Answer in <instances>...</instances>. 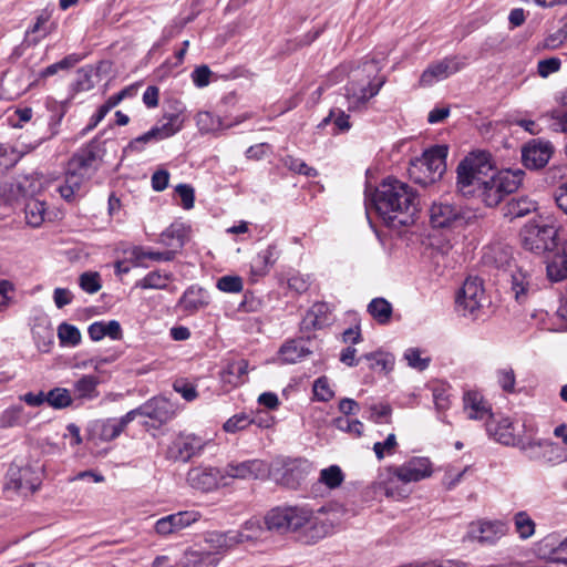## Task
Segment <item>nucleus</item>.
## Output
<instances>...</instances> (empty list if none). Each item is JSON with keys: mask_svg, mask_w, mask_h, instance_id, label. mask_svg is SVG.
Returning a JSON list of instances; mask_svg holds the SVG:
<instances>
[{"mask_svg": "<svg viewBox=\"0 0 567 567\" xmlns=\"http://www.w3.org/2000/svg\"><path fill=\"white\" fill-rule=\"evenodd\" d=\"M372 202L378 215L392 228L413 224L420 205L412 186L390 177L375 188Z\"/></svg>", "mask_w": 567, "mask_h": 567, "instance_id": "1", "label": "nucleus"}, {"mask_svg": "<svg viewBox=\"0 0 567 567\" xmlns=\"http://www.w3.org/2000/svg\"><path fill=\"white\" fill-rule=\"evenodd\" d=\"M268 530L278 534L297 533L301 542L313 544L332 530V523L322 519L308 505L278 506L265 516Z\"/></svg>", "mask_w": 567, "mask_h": 567, "instance_id": "2", "label": "nucleus"}, {"mask_svg": "<svg viewBox=\"0 0 567 567\" xmlns=\"http://www.w3.org/2000/svg\"><path fill=\"white\" fill-rule=\"evenodd\" d=\"M383 60L374 56L351 71L350 81L344 87L349 111L364 107L370 99L379 94L386 82V76L381 74Z\"/></svg>", "mask_w": 567, "mask_h": 567, "instance_id": "3", "label": "nucleus"}, {"mask_svg": "<svg viewBox=\"0 0 567 567\" xmlns=\"http://www.w3.org/2000/svg\"><path fill=\"white\" fill-rule=\"evenodd\" d=\"M519 237L524 249L535 255L553 252L558 248V227L549 216H538L527 221Z\"/></svg>", "mask_w": 567, "mask_h": 567, "instance_id": "4", "label": "nucleus"}, {"mask_svg": "<svg viewBox=\"0 0 567 567\" xmlns=\"http://www.w3.org/2000/svg\"><path fill=\"white\" fill-rule=\"evenodd\" d=\"M524 172L506 169L498 172L480 184L476 194L488 207L497 206L504 198L518 189L523 182Z\"/></svg>", "mask_w": 567, "mask_h": 567, "instance_id": "5", "label": "nucleus"}, {"mask_svg": "<svg viewBox=\"0 0 567 567\" xmlns=\"http://www.w3.org/2000/svg\"><path fill=\"white\" fill-rule=\"evenodd\" d=\"M446 146L436 145L426 150L421 157L411 162L410 175L422 185L435 183L446 169Z\"/></svg>", "mask_w": 567, "mask_h": 567, "instance_id": "6", "label": "nucleus"}, {"mask_svg": "<svg viewBox=\"0 0 567 567\" xmlns=\"http://www.w3.org/2000/svg\"><path fill=\"white\" fill-rule=\"evenodd\" d=\"M456 310L463 316L475 320L480 318L488 300L483 281L477 277L467 278L456 296Z\"/></svg>", "mask_w": 567, "mask_h": 567, "instance_id": "7", "label": "nucleus"}, {"mask_svg": "<svg viewBox=\"0 0 567 567\" xmlns=\"http://www.w3.org/2000/svg\"><path fill=\"white\" fill-rule=\"evenodd\" d=\"M206 445L203 436L189 432H179L169 444L166 457L172 461L188 462L202 453Z\"/></svg>", "mask_w": 567, "mask_h": 567, "instance_id": "8", "label": "nucleus"}, {"mask_svg": "<svg viewBox=\"0 0 567 567\" xmlns=\"http://www.w3.org/2000/svg\"><path fill=\"white\" fill-rule=\"evenodd\" d=\"M508 532V525L499 519H480L468 525L464 540L477 542L481 545H495Z\"/></svg>", "mask_w": 567, "mask_h": 567, "instance_id": "9", "label": "nucleus"}, {"mask_svg": "<svg viewBox=\"0 0 567 567\" xmlns=\"http://www.w3.org/2000/svg\"><path fill=\"white\" fill-rule=\"evenodd\" d=\"M102 159L100 142L92 140L81 147L68 162L69 169L80 173L87 181L97 171Z\"/></svg>", "mask_w": 567, "mask_h": 567, "instance_id": "10", "label": "nucleus"}, {"mask_svg": "<svg viewBox=\"0 0 567 567\" xmlns=\"http://www.w3.org/2000/svg\"><path fill=\"white\" fill-rule=\"evenodd\" d=\"M164 120V123L153 126L146 133L132 140L127 145V150L141 152L144 148V144L171 137L182 130L183 120L178 114L165 115Z\"/></svg>", "mask_w": 567, "mask_h": 567, "instance_id": "11", "label": "nucleus"}, {"mask_svg": "<svg viewBox=\"0 0 567 567\" xmlns=\"http://www.w3.org/2000/svg\"><path fill=\"white\" fill-rule=\"evenodd\" d=\"M41 484L40 476L31 466L10 465L4 487L21 494L34 493Z\"/></svg>", "mask_w": 567, "mask_h": 567, "instance_id": "12", "label": "nucleus"}, {"mask_svg": "<svg viewBox=\"0 0 567 567\" xmlns=\"http://www.w3.org/2000/svg\"><path fill=\"white\" fill-rule=\"evenodd\" d=\"M465 58L457 55L446 56L441 61L430 64L421 74L420 85L431 86L435 82L444 80L465 66Z\"/></svg>", "mask_w": 567, "mask_h": 567, "instance_id": "13", "label": "nucleus"}, {"mask_svg": "<svg viewBox=\"0 0 567 567\" xmlns=\"http://www.w3.org/2000/svg\"><path fill=\"white\" fill-rule=\"evenodd\" d=\"M313 471L312 464L306 458H291L282 464L277 482L290 489L300 487Z\"/></svg>", "mask_w": 567, "mask_h": 567, "instance_id": "14", "label": "nucleus"}, {"mask_svg": "<svg viewBox=\"0 0 567 567\" xmlns=\"http://www.w3.org/2000/svg\"><path fill=\"white\" fill-rule=\"evenodd\" d=\"M432 472V463L427 457H413L402 465L391 468L392 475L404 484L427 478Z\"/></svg>", "mask_w": 567, "mask_h": 567, "instance_id": "15", "label": "nucleus"}, {"mask_svg": "<svg viewBox=\"0 0 567 567\" xmlns=\"http://www.w3.org/2000/svg\"><path fill=\"white\" fill-rule=\"evenodd\" d=\"M269 470L261 460H247L243 462H230L223 471L225 477L238 480H258L267 476Z\"/></svg>", "mask_w": 567, "mask_h": 567, "instance_id": "16", "label": "nucleus"}, {"mask_svg": "<svg viewBox=\"0 0 567 567\" xmlns=\"http://www.w3.org/2000/svg\"><path fill=\"white\" fill-rule=\"evenodd\" d=\"M225 478L223 471L210 466H198L188 471L187 482L193 488L202 492L216 489Z\"/></svg>", "mask_w": 567, "mask_h": 567, "instance_id": "17", "label": "nucleus"}, {"mask_svg": "<svg viewBox=\"0 0 567 567\" xmlns=\"http://www.w3.org/2000/svg\"><path fill=\"white\" fill-rule=\"evenodd\" d=\"M464 219L463 209L446 200L433 203L430 208V220L435 228L454 226Z\"/></svg>", "mask_w": 567, "mask_h": 567, "instance_id": "18", "label": "nucleus"}, {"mask_svg": "<svg viewBox=\"0 0 567 567\" xmlns=\"http://www.w3.org/2000/svg\"><path fill=\"white\" fill-rule=\"evenodd\" d=\"M200 514L195 511L178 512L159 518L155 523V530L161 536L177 533L197 522Z\"/></svg>", "mask_w": 567, "mask_h": 567, "instance_id": "19", "label": "nucleus"}, {"mask_svg": "<svg viewBox=\"0 0 567 567\" xmlns=\"http://www.w3.org/2000/svg\"><path fill=\"white\" fill-rule=\"evenodd\" d=\"M553 155V146L549 142L532 141L523 147L522 161L529 169L543 168Z\"/></svg>", "mask_w": 567, "mask_h": 567, "instance_id": "20", "label": "nucleus"}, {"mask_svg": "<svg viewBox=\"0 0 567 567\" xmlns=\"http://www.w3.org/2000/svg\"><path fill=\"white\" fill-rule=\"evenodd\" d=\"M87 182L80 173L72 169L66 171L62 182L58 185L56 192L68 203L79 200L86 193L85 183Z\"/></svg>", "mask_w": 567, "mask_h": 567, "instance_id": "21", "label": "nucleus"}, {"mask_svg": "<svg viewBox=\"0 0 567 567\" xmlns=\"http://www.w3.org/2000/svg\"><path fill=\"white\" fill-rule=\"evenodd\" d=\"M463 409L470 420L487 423L494 416L491 404L477 391H468L464 394Z\"/></svg>", "mask_w": 567, "mask_h": 567, "instance_id": "22", "label": "nucleus"}, {"mask_svg": "<svg viewBox=\"0 0 567 567\" xmlns=\"http://www.w3.org/2000/svg\"><path fill=\"white\" fill-rule=\"evenodd\" d=\"M485 425L487 434L496 442L507 446L518 444L519 439L515 434L514 423L509 417L493 416Z\"/></svg>", "mask_w": 567, "mask_h": 567, "instance_id": "23", "label": "nucleus"}, {"mask_svg": "<svg viewBox=\"0 0 567 567\" xmlns=\"http://www.w3.org/2000/svg\"><path fill=\"white\" fill-rule=\"evenodd\" d=\"M463 178H467L466 173L470 171L481 179H485L493 166L491 155L484 151L472 152L458 164Z\"/></svg>", "mask_w": 567, "mask_h": 567, "instance_id": "24", "label": "nucleus"}, {"mask_svg": "<svg viewBox=\"0 0 567 567\" xmlns=\"http://www.w3.org/2000/svg\"><path fill=\"white\" fill-rule=\"evenodd\" d=\"M511 285L515 299L519 303L537 290L533 274L522 267H517L511 272Z\"/></svg>", "mask_w": 567, "mask_h": 567, "instance_id": "25", "label": "nucleus"}, {"mask_svg": "<svg viewBox=\"0 0 567 567\" xmlns=\"http://www.w3.org/2000/svg\"><path fill=\"white\" fill-rule=\"evenodd\" d=\"M279 250L276 245H269L252 258L250 272L255 278L266 276L279 258Z\"/></svg>", "mask_w": 567, "mask_h": 567, "instance_id": "26", "label": "nucleus"}, {"mask_svg": "<svg viewBox=\"0 0 567 567\" xmlns=\"http://www.w3.org/2000/svg\"><path fill=\"white\" fill-rule=\"evenodd\" d=\"M220 557L216 556L215 553L206 549H193L185 550L183 557L179 560L181 567H217L219 565Z\"/></svg>", "mask_w": 567, "mask_h": 567, "instance_id": "27", "label": "nucleus"}, {"mask_svg": "<svg viewBox=\"0 0 567 567\" xmlns=\"http://www.w3.org/2000/svg\"><path fill=\"white\" fill-rule=\"evenodd\" d=\"M556 249L557 251L546 262L547 278L553 282L567 278V243Z\"/></svg>", "mask_w": 567, "mask_h": 567, "instance_id": "28", "label": "nucleus"}, {"mask_svg": "<svg viewBox=\"0 0 567 567\" xmlns=\"http://www.w3.org/2000/svg\"><path fill=\"white\" fill-rule=\"evenodd\" d=\"M209 303L207 291L198 286H190L185 290L178 306L187 313H194Z\"/></svg>", "mask_w": 567, "mask_h": 567, "instance_id": "29", "label": "nucleus"}, {"mask_svg": "<svg viewBox=\"0 0 567 567\" xmlns=\"http://www.w3.org/2000/svg\"><path fill=\"white\" fill-rule=\"evenodd\" d=\"M311 354L303 339L286 341L279 349V358L284 363L293 364Z\"/></svg>", "mask_w": 567, "mask_h": 567, "instance_id": "30", "label": "nucleus"}, {"mask_svg": "<svg viewBox=\"0 0 567 567\" xmlns=\"http://www.w3.org/2000/svg\"><path fill=\"white\" fill-rule=\"evenodd\" d=\"M204 542L208 545L207 550L215 553L218 557L237 546V540L233 530L225 533L210 532L206 535Z\"/></svg>", "mask_w": 567, "mask_h": 567, "instance_id": "31", "label": "nucleus"}, {"mask_svg": "<svg viewBox=\"0 0 567 567\" xmlns=\"http://www.w3.org/2000/svg\"><path fill=\"white\" fill-rule=\"evenodd\" d=\"M187 237V227L183 223H173L159 236L158 241L171 250L182 249Z\"/></svg>", "mask_w": 567, "mask_h": 567, "instance_id": "32", "label": "nucleus"}, {"mask_svg": "<svg viewBox=\"0 0 567 567\" xmlns=\"http://www.w3.org/2000/svg\"><path fill=\"white\" fill-rule=\"evenodd\" d=\"M131 422L133 421L128 412L121 417H110L104 420L101 424V440L105 442L115 440L124 432Z\"/></svg>", "mask_w": 567, "mask_h": 567, "instance_id": "33", "label": "nucleus"}, {"mask_svg": "<svg viewBox=\"0 0 567 567\" xmlns=\"http://www.w3.org/2000/svg\"><path fill=\"white\" fill-rule=\"evenodd\" d=\"M100 378L93 374H84L78 379L73 384V391L76 399L80 400H94L100 393L97 386Z\"/></svg>", "mask_w": 567, "mask_h": 567, "instance_id": "34", "label": "nucleus"}, {"mask_svg": "<svg viewBox=\"0 0 567 567\" xmlns=\"http://www.w3.org/2000/svg\"><path fill=\"white\" fill-rule=\"evenodd\" d=\"M87 332L90 338L94 341H99L104 337H110L113 340L122 338L121 324L116 320L93 322L90 324Z\"/></svg>", "mask_w": 567, "mask_h": 567, "instance_id": "35", "label": "nucleus"}, {"mask_svg": "<svg viewBox=\"0 0 567 567\" xmlns=\"http://www.w3.org/2000/svg\"><path fill=\"white\" fill-rule=\"evenodd\" d=\"M244 118L236 120V122L224 125L221 118L212 112L202 111L196 115V125L202 133H214L224 128L231 127L240 123Z\"/></svg>", "mask_w": 567, "mask_h": 567, "instance_id": "36", "label": "nucleus"}, {"mask_svg": "<svg viewBox=\"0 0 567 567\" xmlns=\"http://www.w3.org/2000/svg\"><path fill=\"white\" fill-rule=\"evenodd\" d=\"M47 214V204L44 200L31 197L28 198L24 205V215L27 224L31 227H40Z\"/></svg>", "mask_w": 567, "mask_h": 567, "instance_id": "37", "label": "nucleus"}, {"mask_svg": "<svg viewBox=\"0 0 567 567\" xmlns=\"http://www.w3.org/2000/svg\"><path fill=\"white\" fill-rule=\"evenodd\" d=\"M237 540V545L244 543H254L260 539L265 529L258 519H249L243 524L240 529L233 530Z\"/></svg>", "mask_w": 567, "mask_h": 567, "instance_id": "38", "label": "nucleus"}, {"mask_svg": "<svg viewBox=\"0 0 567 567\" xmlns=\"http://www.w3.org/2000/svg\"><path fill=\"white\" fill-rule=\"evenodd\" d=\"M368 312L380 324L390 322L393 308L392 305L384 298H374L368 305Z\"/></svg>", "mask_w": 567, "mask_h": 567, "instance_id": "39", "label": "nucleus"}, {"mask_svg": "<svg viewBox=\"0 0 567 567\" xmlns=\"http://www.w3.org/2000/svg\"><path fill=\"white\" fill-rule=\"evenodd\" d=\"M28 423L24 409L21 405H12L6 409L0 415V427L9 429L23 426Z\"/></svg>", "mask_w": 567, "mask_h": 567, "instance_id": "40", "label": "nucleus"}, {"mask_svg": "<svg viewBox=\"0 0 567 567\" xmlns=\"http://www.w3.org/2000/svg\"><path fill=\"white\" fill-rule=\"evenodd\" d=\"M457 173V181H456V187L457 190L463 196H474L480 188V184L484 182L485 179L478 178L476 175L472 174L470 171H467L466 176L467 178H463V175L461 174V166H457L456 169Z\"/></svg>", "mask_w": 567, "mask_h": 567, "instance_id": "41", "label": "nucleus"}, {"mask_svg": "<svg viewBox=\"0 0 567 567\" xmlns=\"http://www.w3.org/2000/svg\"><path fill=\"white\" fill-rule=\"evenodd\" d=\"M330 313L331 308L327 302H317L308 311L307 319L315 329H321L328 324Z\"/></svg>", "mask_w": 567, "mask_h": 567, "instance_id": "42", "label": "nucleus"}, {"mask_svg": "<svg viewBox=\"0 0 567 567\" xmlns=\"http://www.w3.org/2000/svg\"><path fill=\"white\" fill-rule=\"evenodd\" d=\"M515 530L520 539H528L535 534L536 524L525 511L514 515Z\"/></svg>", "mask_w": 567, "mask_h": 567, "instance_id": "43", "label": "nucleus"}, {"mask_svg": "<svg viewBox=\"0 0 567 567\" xmlns=\"http://www.w3.org/2000/svg\"><path fill=\"white\" fill-rule=\"evenodd\" d=\"M47 403L56 410L65 409L73 403L70 391L65 388H54L47 393Z\"/></svg>", "mask_w": 567, "mask_h": 567, "instance_id": "44", "label": "nucleus"}, {"mask_svg": "<svg viewBox=\"0 0 567 567\" xmlns=\"http://www.w3.org/2000/svg\"><path fill=\"white\" fill-rule=\"evenodd\" d=\"M536 209V203L527 198H512L507 204V216L512 218L523 217Z\"/></svg>", "mask_w": 567, "mask_h": 567, "instance_id": "45", "label": "nucleus"}, {"mask_svg": "<svg viewBox=\"0 0 567 567\" xmlns=\"http://www.w3.org/2000/svg\"><path fill=\"white\" fill-rule=\"evenodd\" d=\"M171 276L159 271H151L135 284L141 289H165Z\"/></svg>", "mask_w": 567, "mask_h": 567, "instance_id": "46", "label": "nucleus"}, {"mask_svg": "<svg viewBox=\"0 0 567 567\" xmlns=\"http://www.w3.org/2000/svg\"><path fill=\"white\" fill-rule=\"evenodd\" d=\"M58 338L62 346L75 347L81 342V332L75 326L62 322L58 327Z\"/></svg>", "mask_w": 567, "mask_h": 567, "instance_id": "47", "label": "nucleus"}, {"mask_svg": "<svg viewBox=\"0 0 567 567\" xmlns=\"http://www.w3.org/2000/svg\"><path fill=\"white\" fill-rule=\"evenodd\" d=\"M546 440H539V441H518V444L516 446L519 447V450L524 453V455L530 460V461H537L542 462V458L544 457V446H545Z\"/></svg>", "mask_w": 567, "mask_h": 567, "instance_id": "48", "label": "nucleus"}, {"mask_svg": "<svg viewBox=\"0 0 567 567\" xmlns=\"http://www.w3.org/2000/svg\"><path fill=\"white\" fill-rule=\"evenodd\" d=\"M250 424H257L258 426L262 425L260 422L257 423L248 414L239 413V414H235L231 417H229L224 423L223 429L227 433H236L238 431H243V430L247 429Z\"/></svg>", "mask_w": 567, "mask_h": 567, "instance_id": "49", "label": "nucleus"}, {"mask_svg": "<svg viewBox=\"0 0 567 567\" xmlns=\"http://www.w3.org/2000/svg\"><path fill=\"white\" fill-rule=\"evenodd\" d=\"M344 480V475L338 465H330L321 470L319 482L324 484L330 489L339 487Z\"/></svg>", "mask_w": 567, "mask_h": 567, "instance_id": "50", "label": "nucleus"}, {"mask_svg": "<svg viewBox=\"0 0 567 567\" xmlns=\"http://www.w3.org/2000/svg\"><path fill=\"white\" fill-rule=\"evenodd\" d=\"M132 256L141 261L144 258H148L156 261H172L175 258V250H166V251H150L145 250L141 246H135L132 249Z\"/></svg>", "mask_w": 567, "mask_h": 567, "instance_id": "51", "label": "nucleus"}, {"mask_svg": "<svg viewBox=\"0 0 567 567\" xmlns=\"http://www.w3.org/2000/svg\"><path fill=\"white\" fill-rule=\"evenodd\" d=\"M17 188L23 196H29V198H31L42 190V176L38 174L25 176L21 182L18 183Z\"/></svg>", "mask_w": 567, "mask_h": 567, "instance_id": "52", "label": "nucleus"}, {"mask_svg": "<svg viewBox=\"0 0 567 567\" xmlns=\"http://www.w3.org/2000/svg\"><path fill=\"white\" fill-rule=\"evenodd\" d=\"M422 351L419 348H409L404 352V359L408 362V365L417 370L424 371L429 368L431 358L422 357Z\"/></svg>", "mask_w": 567, "mask_h": 567, "instance_id": "53", "label": "nucleus"}, {"mask_svg": "<svg viewBox=\"0 0 567 567\" xmlns=\"http://www.w3.org/2000/svg\"><path fill=\"white\" fill-rule=\"evenodd\" d=\"M363 358L371 361V369L380 371H390L393 368L394 359L391 354L383 352L367 353Z\"/></svg>", "mask_w": 567, "mask_h": 567, "instance_id": "54", "label": "nucleus"}, {"mask_svg": "<svg viewBox=\"0 0 567 567\" xmlns=\"http://www.w3.org/2000/svg\"><path fill=\"white\" fill-rule=\"evenodd\" d=\"M548 122V126L553 132H567V112L550 111L542 116Z\"/></svg>", "mask_w": 567, "mask_h": 567, "instance_id": "55", "label": "nucleus"}, {"mask_svg": "<svg viewBox=\"0 0 567 567\" xmlns=\"http://www.w3.org/2000/svg\"><path fill=\"white\" fill-rule=\"evenodd\" d=\"M392 409L388 403L372 404L369 406V419L374 423L381 424L391 422Z\"/></svg>", "mask_w": 567, "mask_h": 567, "instance_id": "56", "label": "nucleus"}, {"mask_svg": "<svg viewBox=\"0 0 567 567\" xmlns=\"http://www.w3.org/2000/svg\"><path fill=\"white\" fill-rule=\"evenodd\" d=\"M567 41V22L556 32L548 34L539 44L542 49L555 50Z\"/></svg>", "mask_w": 567, "mask_h": 567, "instance_id": "57", "label": "nucleus"}, {"mask_svg": "<svg viewBox=\"0 0 567 567\" xmlns=\"http://www.w3.org/2000/svg\"><path fill=\"white\" fill-rule=\"evenodd\" d=\"M544 447V457L542 458V462L556 464L566 460L565 451L558 444L546 440Z\"/></svg>", "mask_w": 567, "mask_h": 567, "instance_id": "58", "label": "nucleus"}, {"mask_svg": "<svg viewBox=\"0 0 567 567\" xmlns=\"http://www.w3.org/2000/svg\"><path fill=\"white\" fill-rule=\"evenodd\" d=\"M23 154L9 144H0V166L7 168L16 165Z\"/></svg>", "mask_w": 567, "mask_h": 567, "instance_id": "59", "label": "nucleus"}, {"mask_svg": "<svg viewBox=\"0 0 567 567\" xmlns=\"http://www.w3.org/2000/svg\"><path fill=\"white\" fill-rule=\"evenodd\" d=\"M433 401L435 409L439 413H444L451 406V394L446 386L437 385L433 388L432 391Z\"/></svg>", "mask_w": 567, "mask_h": 567, "instance_id": "60", "label": "nucleus"}, {"mask_svg": "<svg viewBox=\"0 0 567 567\" xmlns=\"http://www.w3.org/2000/svg\"><path fill=\"white\" fill-rule=\"evenodd\" d=\"M285 166L295 173L302 174L308 177H315L318 174L316 168L309 166L302 159L293 156H287L285 158Z\"/></svg>", "mask_w": 567, "mask_h": 567, "instance_id": "61", "label": "nucleus"}, {"mask_svg": "<svg viewBox=\"0 0 567 567\" xmlns=\"http://www.w3.org/2000/svg\"><path fill=\"white\" fill-rule=\"evenodd\" d=\"M173 389L175 392H177L178 394H181V396L190 402V401H194L198 393L196 391V386L189 382L187 379H176L173 383Z\"/></svg>", "mask_w": 567, "mask_h": 567, "instance_id": "62", "label": "nucleus"}, {"mask_svg": "<svg viewBox=\"0 0 567 567\" xmlns=\"http://www.w3.org/2000/svg\"><path fill=\"white\" fill-rule=\"evenodd\" d=\"M333 424L340 431L360 436L363 432V424L359 420H350L346 416H340L333 420Z\"/></svg>", "mask_w": 567, "mask_h": 567, "instance_id": "63", "label": "nucleus"}, {"mask_svg": "<svg viewBox=\"0 0 567 567\" xmlns=\"http://www.w3.org/2000/svg\"><path fill=\"white\" fill-rule=\"evenodd\" d=\"M216 286L220 291L237 293L243 290L244 284L239 276H223L217 280Z\"/></svg>", "mask_w": 567, "mask_h": 567, "instance_id": "64", "label": "nucleus"}]
</instances>
